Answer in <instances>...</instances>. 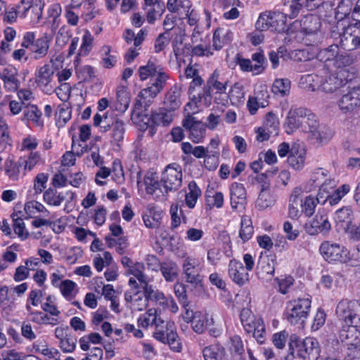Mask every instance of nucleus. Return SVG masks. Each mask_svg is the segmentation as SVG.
I'll return each instance as SVG.
<instances>
[{"instance_id": "f257e3e1", "label": "nucleus", "mask_w": 360, "mask_h": 360, "mask_svg": "<svg viewBox=\"0 0 360 360\" xmlns=\"http://www.w3.org/2000/svg\"><path fill=\"white\" fill-rule=\"evenodd\" d=\"M228 81L224 79L218 70L214 71L207 81V84L198 95H193L192 102L197 107H209L212 103L211 90H216L217 93L226 92Z\"/></svg>"}, {"instance_id": "f03ea898", "label": "nucleus", "mask_w": 360, "mask_h": 360, "mask_svg": "<svg viewBox=\"0 0 360 360\" xmlns=\"http://www.w3.org/2000/svg\"><path fill=\"white\" fill-rule=\"evenodd\" d=\"M335 315L343 325L360 326V300H341L337 304Z\"/></svg>"}, {"instance_id": "7ed1b4c3", "label": "nucleus", "mask_w": 360, "mask_h": 360, "mask_svg": "<svg viewBox=\"0 0 360 360\" xmlns=\"http://www.w3.org/2000/svg\"><path fill=\"white\" fill-rule=\"evenodd\" d=\"M56 68L54 67L53 60L38 67L34 72V82L44 94H51L56 86Z\"/></svg>"}, {"instance_id": "20e7f679", "label": "nucleus", "mask_w": 360, "mask_h": 360, "mask_svg": "<svg viewBox=\"0 0 360 360\" xmlns=\"http://www.w3.org/2000/svg\"><path fill=\"white\" fill-rule=\"evenodd\" d=\"M319 252L324 259L330 263H345L351 259L349 252L345 246L328 240L321 244Z\"/></svg>"}, {"instance_id": "39448f33", "label": "nucleus", "mask_w": 360, "mask_h": 360, "mask_svg": "<svg viewBox=\"0 0 360 360\" xmlns=\"http://www.w3.org/2000/svg\"><path fill=\"white\" fill-rule=\"evenodd\" d=\"M310 308L311 300L309 297L290 302L286 312L287 320L293 325L303 323L309 315Z\"/></svg>"}, {"instance_id": "423d86ee", "label": "nucleus", "mask_w": 360, "mask_h": 360, "mask_svg": "<svg viewBox=\"0 0 360 360\" xmlns=\"http://www.w3.org/2000/svg\"><path fill=\"white\" fill-rule=\"evenodd\" d=\"M286 24L285 14L279 11H264L260 13L255 27L257 30L264 31L270 28L278 30Z\"/></svg>"}, {"instance_id": "0eeeda50", "label": "nucleus", "mask_w": 360, "mask_h": 360, "mask_svg": "<svg viewBox=\"0 0 360 360\" xmlns=\"http://www.w3.org/2000/svg\"><path fill=\"white\" fill-rule=\"evenodd\" d=\"M338 105L344 114L355 112L360 108V80L356 86H349L347 93L342 96Z\"/></svg>"}, {"instance_id": "6e6552de", "label": "nucleus", "mask_w": 360, "mask_h": 360, "mask_svg": "<svg viewBox=\"0 0 360 360\" xmlns=\"http://www.w3.org/2000/svg\"><path fill=\"white\" fill-rule=\"evenodd\" d=\"M128 283L131 288L124 293L125 301L130 304L133 310L143 311L148 306L144 290H140L139 283L134 278H130Z\"/></svg>"}, {"instance_id": "1a4fd4ad", "label": "nucleus", "mask_w": 360, "mask_h": 360, "mask_svg": "<svg viewBox=\"0 0 360 360\" xmlns=\"http://www.w3.org/2000/svg\"><path fill=\"white\" fill-rule=\"evenodd\" d=\"M161 182L165 186V192L177 190L182 183L181 166L176 164L168 165L162 174Z\"/></svg>"}, {"instance_id": "9d476101", "label": "nucleus", "mask_w": 360, "mask_h": 360, "mask_svg": "<svg viewBox=\"0 0 360 360\" xmlns=\"http://www.w3.org/2000/svg\"><path fill=\"white\" fill-rule=\"evenodd\" d=\"M354 325H343L340 331V339L349 351L359 353L360 348V330Z\"/></svg>"}, {"instance_id": "9b49d317", "label": "nucleus", "mask_w": 360, "mask_h": 360, "mask_svg": "<svg viewBox=\"0 0 360 360\" xmlns=\"http://www.w3.org/2000/svg\"><path fill=\"white\" fill-rule=\"evenodd\" d=\"M199 266L200 262L197 258L188 256L184 259L182 269L186 282L195 286L200 284L202 278Z\"/></svg>"}, {"instance_id": "f8f14e48", "label": "nucleus", "mask_w": 360, "mask_h": 360, "mask_svg": "<svg viewBox=\"0 0 360 360\" xmlns=\"http://www.w3.org/2000/svg\"><path fill=\"white\" fill-rule=\"evenodd\" d=\"M182 125L188 131L189 139L195 143L202 142L205 135V125L196 120L192 115L188 114L183 119Z\"/></svg>"}, {"instance_id": "ddd939ff", "label": "nucleus", "mask_w": 360, "mask_h": 360, "mask_svg": "<svg viewBox=\"0 0 360 360\" xmlns=\"http://www.w3.org/2000/svg\"><path fill=\"white\" fill-rule=\"evenodd\" d=\"M340 46L347 51L360 49V27L350 25L340 35Z\"/></svg>"}, {"instance_id": "4468645a", "label": "nucleus", "mask_w": 360, "mask_h": 360, "mask_svg": "<svg viewBox=\"0 0 360 360\" xmlns=\"http://www.w3.org/2000/svg\"><path fill=\"white\" fill-rule=\"evenodd\" d=\"M319 355V342L315 338H306L297 345V356L304 360H316Z\"/></svg>"}, {"instance_id": "2eb2a0df", "label": "nucleus", "mask_w": 360, "mask_h": 360, "mask_svg": "<svg viewBox=\"0 0 360 360\" xmlns=\"http://www.w3.org/2000/svg\"><path fill=\"white\" fill-rule=\"evenodd\" d=\"M354 219V212L351 207L346 206L338 210L335 214V221L340 231L348 233L350 235L352 224Z\"/></svg>"}, {"instance_id": "dca6fc26", "label": "nucleus", "mask_w": 360, "mask_h": 360, "mask_svg": "<svg viewBox=\"0 0 360 360\" xmlns=\"http://www.w3.org/2000/svg\"><path fill=\"white\" fill-rule=\"evenodd\" d=\"M228 273L232 281L240 286L245 285L250 280V274L243 264L235 259L230 260Z\"/></svg>"}, {"instance_id": "f3484780", "label": "nucleus", "mask_w": 360, "mask_h": 360, "mask_svg": "<svg viewBox=\"0 0 360 360\" xmlns=\"http://www.w3.org/2000/svg\"><path fill=\"white\" fill-rule=\"evenodd\" d=\"M304 229L309 235L315 236L328 233L331 229V225L327 216L317 214L305 224Z\"/></svg>"}, {"instance_id": "a211bd4d", "label": "nucleus", "mask_w": 360, "mask_h": 360, "mask_svg": "<svg viewBox=\"0 0 360 360\" xmlns=\"http://www.w3.org/2000/svg\"><path fill=\"white\" fill-rule=\"evenodd\" d=\"M42 8L41 4H30L29 1L21 0V5L18 6L21 17L27 18L32 25L39 22L42 16Z\"/></svg>"}, {"instance_id": "6ab92c4d", "label": "nucleus", "mask_w": 360, "mask_h": 360, "mask_svg": "<svg viewBox=\"0 0 360 360\" xmlns=\"http://www.w3.org/2000/svg\"><path fill=\"white\" fill-rule=\"evenodd\" d=\"M143 182L146 193L155 199H159L167 193L164 191L163 184L158 180L156 173L148 172L144 176Z\"/></svg>"}, {"instance_id": "aec40b11", "label": "nucleus", "mask_w": 360, "mask_h": 360, "mask_svg": "<svg viewBox=\"0 0 360 360\" xmlns=\"http://www.w3.org/2000/svg\"><path fill=\"white\" fill-rule=\"evenodd\" d=\"M155 98L145 88L141 89L134 105L133 119H139L144 116L143 112L151 105Z\"/></svg>"}, {"instance_id": "412c9836", "label": "nucleus", "mask_w": 360, "mask_h": 360, "mask_svg": "<svg viewBox=\"0 0 360 360\" xmlns=\"http://www.w3.org/2000/svg\"><path fill=\"white\" fill-rule=\"evenodd\" d=\"M22 120L30 123L33 126L40 129H41L44 124L42 118V112L39 109L37 105L34 104L25 105V107L23 108Z\"/></svg>"}, {"instance_id": "4be33fe9", "label": "nucleus", "mask_w": 360, "mask_h": 360, "mask_svg": "<svg viewBox=\"0 0 360 360\" xmlns=\"http://www.w3.org/2000/svg\"><path fill=\"white\" fill-rule=\"evenodd\" d=\"M0 79L4 81V87L8 91H15L20 86L18 70L13 66L9 65L0 70Z\"/></svg>"}, {"instance_id": "5701e85b", "label": "nucleus", "mask_w": 360, "mask_h": 360, "mask_svg": "<svg viewBox=\"0 0 360 360\" xmlns=\"http://www.w3.org/2000/svg\"><path fill=\"white\" fill-rule=\"evenodd\" d=\"M275 271V261L272 257H260L257 265V274L260 279H271Z\"/></svg>"}, {"instance_id": "b1692460", "label": "nucleus", "mask_w": 360, "mask_h": 360, "mask_svg": "<svg viewBox=\"0 0 360 360\" xmlns=\"http://www.w3.org/2000/svg\"><path fill=\"white\" fill-rule=\"evenodd\" d=\"M307 109L304 108H291L286 117L285 125L288 127L287 132L292 133L294 130L302 127L303 117L306 115Z\"/></svg>"}, {"instance_id": "393cba45", "label": "nucleus", "mask_w": 360, "mask_h": 360, "mask_svg": "<svg viewBox=\"0 0 360 360\" xmlns=\"http://www.w3.org/2000/svg\"><path fill=\"white\" fill-rule=\"evenodd\" d=\"M69 196V202L73 201L76 195L72 191H68L66 193L58 192L54 188H49L44 193V200L48 205L51 206H59L62 202Z\"/></svg>"}, {"instance_id": "a878e982", "label": "nucleus", "mask_w": 360, "mask_h": 360, "mask_svg": "<svg viewBox=\"0 0 360 360\" xmlns=\"http://www.w3.org/2000/svg\"><path fill=\"white\" fill-rule=\"evenodd\" d=\"M305 159V150L298 144L292 145L290 150V155H289L288 158L289 166L296 171H300L304 166Z\"/></svg>"}, {"instance_id": "bb28decb", "label": "nucleus", "mask_w": 360, "mask_h": 360, "mask_svg": "<svg viewBox=\"0 0 360 360\" xmlns=\"http://www.w3.org/2000/svg\"><path fill=\"white\" fill-rule=\"evenodd\" d=\"M303 191L301 188L293 189L289 199L288 214L292 219H298L302 212V195Z\"/></svg>"}, {"instance_id": "cd10ccee", "label": "nucleus", "mask_w": 360, "mask_h": 360, "mask_svg": "<svg viewBox=\"0 0 360 360\" xmlns=\"http://www.w3.org/2000/svg\"><path fill=\"white\" fill-rule=\"evenodd\" d=\"M231 207L234 210L243 207L246 202V191L242 184L235 182L230 186Z\"/></svg>"}, {"instance_id": "c85d7f7f", "label": "nucleus", "mask_w": 360, "mask_h": 360, "mask_svg": "<svg viewBox=\"0 0 360 360\" xmlns=\"http://www.w3.org/2000/svg\"><path fill=\"white\" fill-rule=\"evenodd\" d=\"M240 317L244 329L248 333H251L255 330L259 324H264L263 320L260 317L255 316L248 309H243Z\"/></svg>"}, {"instance_id": "c756f323", "label": "nucleus", "mask_w": 360, "mask_h": 360, "mask_svg": "<svg viewBox=\"0 0 360 360\" xmlns=\"http://www.w3.org/2000/svg\"><path fill=\"white\" fill-rule=\"evenodd\" d=\"M26 311L27 312V317L30 319V321L39 324V325H46L50 324L52 326H56L59 323V321L56 318H51L44 311L34 310L32 307H25Z\"/></svg>"}, {"instance_id": "7c9ffc66", "label": "nucleus", "mask_w": 360, "mask_h": 360, "mask_svg": "<svg viewBox=\"0 0 360 360\" xmlns=\"http://www.w3.org/2000/svg\"><path fill=\"white\" fill-rule=\"evenodd\" d=\"M193 330L197 333H202L205 329L214 323L212 315L209 313L202 314L200 311H196L195 316L191 322Z\"/></svg>"}, {"instance_id": "2f4dec72", "label": "nucleus", "mask_w": 360, "mask_h": 360, "mask_svg": "<svg viewBox=\"0 0 360 360\" xmlns=\"http://www.w3.org/2000/svg\"><path fill=\"white\" fill-rule=\"evenodd\" d=\"M23 162L22 158L17 162L15 161L13 155H8V158L4 162V171L6 175L13 181H16L19 179L21 172Z\"/></svg>"}, {"instance_id": "473e14b6", "label": "nucleus", "mask_w": 360, "mask_h": 360, "mask_svg": "<svg viewBox=\"0 0 360 360\" xmlns=\"http://www.w3.org/2000/svg\"><path fill=\"white\" fill-rule=\"evenodd\" d=\"M50 42L51 39L47 34H44L42 37L36 39L31 48L35 60L43 58L47 55L50 47Z\"/></svg>"}, {"instance_id": "72a5a7b5", "label": "nucleus", "mask_w": 360, "mask_h": 360, "mask_svg": "<svg viewBox=\"0 0 360 360\" xmlns=\"http://www.w3.org/2000/svg\"><path fill=\"white\" fill-rule=\"evenodd\" d=\"M181 86H173L165 94L164 103L166 108L172 112L178 109L181 104Z\"/></svg>"}, {"instance_id": "f704fd0d", "label": "nucleus", "mask_w": 360, "mask_h": 360, "mask_svg": "<svg viewBox=\"0 0 360 360\" xmlns=\"http://www.w3.org/2000/svg\"><path fill=\"white\" fill-rule=\"evenodd\" d=\"M233 39V32L227 28L219 27L213 34V47L215 50H220L224 46L231 43Z\"/></svg>"}, {"instance_id": "c9c22d12", "label": "nucleus", "mask_w": 360, "mask_h": 360, "mask_svg": "<svg viewBox=\"0 0 360 360\" xmlns=\"http://www.w3.org/2000/svg\"><path fill=\"white\" fill-rule=\"evenodd\" d=\"M174 115V112L167 108H160L153 112L150 120L155 125L167 126L172 122Z\"/></svg>"}, {"instance_id": "e433bc0d", "label": "nucleus", "mask_w": 360, "mask_h": 360, "mask_svg": "<svg viewBox=\"0 0 360 360\" xmlns=\"http://www.w3.org/2000/svg\"><path fill=\"white\" fill-rule=\"evenodd\" d=\"M202 354L204 360H223L226 351L221 345L215 343L205 347L202 349Z\"/></svg>"}, {"instance_id": "4c0bfd02", "label": "nucleus", "mask_w": 360, "mask_h": 360, "mask_svg": "<svg viewBox=\"0 0 360 360\" xmlns=\"http://www.w3.org/2000/svg\"><path fill=\"white\" fill-rule=\"evenodd\" d=\"M146 266L143 262H134L133 266H130L129 270L127 271L129 274L132 275L134 278L140 285L143 286L147 285L152 281V278L145 274Z\"/></svg>"}, {"instance_id": "58836bf2", "label": "nucleus", "mask_w": 360, "mask_h": 360, "mask_svg": "<svg viewBox=\"0 0 360 360\" xmlns=\"http://www.w3.org/2000/svg\"><path fill=\"white\" fill-rule=\"evenodd\" d=\"M321 26V22L317 16L309 14L303 17L300 20V27L303 32L313 34L316 32Z\"/></svg>"}, {"instance_id": "ea45409f", "label": "nucleus", "mask_w": 360, "mask_h": 360, "mask_svg": "<svg viewBox=\"0 0 360 360\" xmlns=\"http://www.w3.org/2000/svg\"><path fill=\"white\" fill-rule=\"evenodd\" d=\"M268 92L266 91L265 94H262V96L259 97V95L250 96L247 102V108L250 115H255L259 108H265L268 105V101L265 98H268Z\"/></svg>"}, {"instance_id": "a19ab883", "label": "nucleus", "mask_w": 360, "mask_h": 360, "mask_svg": "<svg viewBox=\"0 0 360 360\" xmlns=\"http://www.w3.org/2000/svg\"><path fill=\"white\" fill-rule=\"evenodd\" d=\"M322 77L316 74H308L301 77L300 84L301 87L307 91H314L321 88Z\"/></svg>"}, {"instance_id": "79ce46f5", "label": "nucleus", "mask_w": 360, "mask_h": 360, "mask_svg": "<svg viewBox=\"0 0 360 360\" xmlns=\"http://www.w3.org/2000/svg\"><path fill=\"white\" fill-rule=\"evenodd\" d=\"M161 319L157 314L155 308L148 309L138 319V326L143 328H148L150 326H155L158 321Z\"/></svg>"}, {"instance_id": "37998d69", "label": "nucleus", "mask_w": 360, "mask_h": 360, "mask_svg": "<svg viewBox=\"0 0 360 360\" xmlns=\"http://www.w3.org/2000/svg\"><path fill=\"white\" fill-rule=\"evenodd\" d=\"M342 86L335 72L326 76L324 79L322 77L320 84L321 89L327 93L334 92Z\"/></svg>"}, {"instance_id": "c03bdc74", "label": "nucleus", "mask_w": 360, "mask_h": 360, "mask_svg": "<svg viewBox=\"0 0 360 360\" xmlns=\"http://www.w3.org/2000/svg\"><path fill=\"white\" fill-rule=\"evenodd\" d=\"M129 94L124 86H118L116 92L115 109L117 111L125 112L129 105Z\"/></svg>"}, {"instance_id": "a18cd8bd", "label": "nucleus", "mask_w": 360, "mask_h": 360, "mask_svg": "<svg viewBox=\"0 0 360 360\" xmlns=\"http://www.w3.org/2000/svg\"><path fill=\"white\" fill-rule=\"evenodd\" d=\"M143 290L145 292V297H147V300L155 302L162 307L167 297L158 289H155L152 285L148 284L143 287Z\"/></svg>"}, {"instance_id": "49530a36", "label": "nucleus", "mask_w": 360, "mask_h": 360, "mask_svg": "<svg viewBox=\"0 0 360 360\" xmlns=\"http://www.w3.org/2000/svg\"><path fill=\"white\" fill-rule=\"evenodd\" d=\"M311 139L319 145L326 144L333 136V131L326 127H319L311 134Z\"/></svg>"}, {"instance_id": "de8ad7c7", "label": "nucleus", "mask_w": 360, "mask_h": 360, "mask_svg": "<svg viewBox=\"0 0 360 360\" xmlns=\"http://www.w3.org/2000/svg\"><path fill=\"white\" fill-rule=\"evenodd\" d=\"M160 271L167 281H173L178 275V266L172 260H167L161 263Z\"/></svg>"}, {"instance_id": "09e8293b", "label": "nucleus", "mask_w": 360, "mask_h": 360, "mask_svg": "<svg viewBox=\"0 0 360 360\" xmlns=\"http://www.w3.org/2000/svg\"><path fill=\"white\" fill-rule=\"evenodd\" d=\"M254 233V228L252 224L251 219L244 215L241 217L240 229L239 236L243 243L248 241Z\"/></svg>"}, {"instance_id": "8fccbe9b", "label": "nucleus", "mask_w": 360, "mask_h": 360, "mask_svg": "<svg viewBox=\"0 0 360 360\" xmlns=\"http://www.w3.org/2000/svg\"><path fill=\"white\" fill-rule=\"evenodd\" d=\"M304 0H283L284 8L283 13L285 14L286 18H294L300 12L302 8V4Z\"/></svg>"}, {"instance_id": "3c124183", "label": "nucleus", "mask_w": 360, "mask_h": 360, "mask_svg": "<svg viewBox=\"0 0 360 360\" xmlns=\"http://www.w3.org/2000/svg\"><path fill=\"white\" fill-rule=\"evenodd\" d=\"M188 191L186 194L185 202L189 208H193L202 192L195 181H191L188 184Z\"/></svg>"}, {"instance_id": "603ef678", "label": "nucleus", "mask_w": 360, "mask_h": 360, "mask_svg": "<svg viewBox=\"0 0 360 360\" xmlns=\"http://www.w3.org/2000/svg\"><path fill=\"white\" fill-rule=\"evenodd\" d=\"M162 68L154 62L149 60L146 65L141 66L139 68V75L141 81L151 79L157 74Z\"/></svg>"}, {"instance_id": "864d4df0", "label": "nucleus", "mask_w": 360, "mask_h": 360, "mask_svg": "<svg viewBox=\"0 0 360 360\" xmlns=\"http://www.w3.org/2000/svg\"><path fill=\"white\" fill-rule=\"evenodd\" d=\"M291 82L288 79H276L271 87L272 92L280 96H285L290 94Z\"/></svg>"}, {"instance_id": "5fc2aeb1", "label": "nucleus", "mask_w": 360, "mask_h": 360, "mask_svg": "<svg viewBox=\"0 0 360 360\" xmlns=\"http://www.w3.org/2000/svg\"><path fill=\"white\" fill-rule=\"evenodd\" d=\"M173 323L165 321L162 319L158 321V323L155 326V330L153 333V337L160 342H164L167 333L173 330Z\"/></svg>"}, {"instance_id": "6e6d98bb", "label": "nucleus", "mask_w": 360, "mask_h": 360, "mask_svg": "<svg viewBox=\"0 0 360 360\" xmlns=\"http://www.w3.org/2000/svg\"><path fill=\"white\" fill-rule=\"evenodd\" d=\"M24 210L29 217H33L37 213H42L44 217H48L50 214L44 205L35 200L27 202Z\"/></svg>"}, {"instance_id": "4d7b16f0", "label": "nucleus", "mask_w": 360, "mask_h": 360, "mask_svg": "<svg viewBox=\"0 0 360 360\" xmlns=\"http://www.w3.org/2000/svg\"><path fill=\"white\" fill-rule=\"evenodd\" d=\"M41 309L46 312L51 318H56L59 321L60 311L56 304V297L53 295H48L46 297V302L41 306Z\"/></svg>"}, {"instance_id": "13d9d810", "label": "nucleus", "mask_w": 360, "mask_h": 360, "mask_svg": "<svg viewBox=\"0 0 360 360\" xmlns=\"http://www.w3.org/2000/svg\"><path fill=\"white\" fill-rule=\"evenodd\" d=\"M276 197L270 191H260L256 201V206L261 210L266 209L274 205Z\"/></svg>"}, {"instance_id": "bf43d9fd", "label": "nucleus", "mask_w": 360, "mask_h": 360, "mask_svg": "<svg viewBox=\"0 0 360 360\" xmlns=\"http://www.w3.org/2000/svg\"><path fill=\"white\" fill-rule=\"evenodd\" d=\"M111 47L108 45H104L100 49V56L101 58V64L105 68H113L116 63L117 58L115 56L110 54Z\"/></svg>"}, {"instance_id": "052dcab7", "label": "nucleus", "mask_w": 360, "mask_h": 360, "mask_svg": "<svg viewBox=\"0 0 360 360\" xmlns=\"http://www.w3.org/2000/svg\"><path fill=\"white\" fill-rule=\"evenodd\" d=\"M236 62L240 66L242 71L252 72L254 75H258L264 70L262 65H252L250 59L241 58L238 54L236 57Z\"/></svg>"}, {"instance_id": "680f3d73", "label": "nucleus", "mask_w": 360, "mask_h": 360, "mask_svg": "<svg viewBox=\"0 0 360 360\" xmlns=\"http://www.w3.org/2000/svg\"><path fill=\"white\" fill-rule=\"evenodd\" d=\"M191 7L190 0H168L167 3V9L172 13H180L183 10L188 15Z\"/></svg>"}, {"instance_id": "e2e57ef3", "label": "nucleus", "mask_w": 360, "mask_h": 360, "mask_svg": "<svg viewBox=\"0 0 360 360\" xmlns=\"http://www.w3.org/2000/svg\"><path fill=\"white\" fill-rule=\"evenodd\" d=\"M71 118V110L68 104L63 103L58 106L56 112V124L63 127Z\"/></svg>"}, {"instance_id": "0e129e2a", "label": "nucleus", "mask_w": 360, "mask_h": 360, "mask_svg": "<svg viewBox=\"0 0 360 360\" xmlns=\"http://www.w3.org/2000/svg\"><path fill=\"white\" fill-rule=\"evenodd\" d=\"M338 53L339 46L337 44H332L327 48L320 50L317 53V58L323 62L333 60L334 63Z\"/></svg>"}, {"instance_id": "69168bd1", "label": "nucleus", "mask_w": 360, "mask_h": 360, "mask_svg": "<svg viewBox=\"0 0 360 360\" xmlns=\"http://www.w3.org/2000/svg\"><path fill=\"white\" fill-rule=\"evenodd\" d=\"M319 127L316 116L307 109L306 115L303 117L302 129L310 134Z\"/></svg>"}, {"instance_id": "338daca9", "label": "nucleus", "mask_w": 360, "mask_h": 360, "mask_svg": "<svg viewBox=\"0 0 360 360\" xmlns=\"http://www.w3.org/2000/svg\"><path fill=\"white\" fill-rule=\"evenodd\" d=\"M13 148L8 126L0 129V153H9Z\"/></svg>"}, {"instance_id": "774afa93", "label": "nucleus", "mask_w": 360, "mask_h": 360, "mask_svg": "<svg viewBox=\"0 0 360 360\" xmlns=\"http://www.w3.org/2000/svg\"><path fill=\"white\" fill-rule=\"evenodd\" d=\"M112 122L110 127V130L112 131L111 136L115 141L120 142L124 139L125 132L124 122L119 117H117Z\"/></svg>"}]
</instances>
